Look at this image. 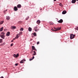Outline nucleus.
I'll return each mask as SVG.
<instances>
[{
  "mask_svg": "<svg viewBox=\"0 0 78 78\" xmlns=\"http://www.w3.org/2000/svg\"><path fill=\"white\" fill-rule=\"evenodd\" d=\"M35 50H36V51H37V50H36V49H35Z\"/></svg>",
  "mask_w": 78,
  "mask_h": 78,
  "instance_id": "39",
  "label": "nucleus"
},
{
  "mask_svg": "<svg viewBox=\"0 0 78 78\" xmlns=\"http://www.w3.org/2000/svg\"><path fill=\"white\" fill-rule=\"evenodd\" d=\"M22 7V5L20 4H18L17 5V8H21Z\"/></svg>",
  "mask_w": 78,
  "mask_h": 78,
  "instance_id": "6",
  "label": "nucleus"
},
{
  "mask_svg": "<svg viewBox=\"0 0 78 78\" xmlns=\"http://www.w3.org/2000/svg\"><path fill=\"white\" fill-rule=\"evenodd\" d=\"M61 27H57L56 29H55V30H53L52 29V30H53V31H58V30H61Z\"/></svg>",
  "mask_w": 78,
  "mask_h": 78,
  "instance_id": "3",
  "label": "nucleus"
},
{
  "mask_svg": "<svg viewBox=\"0 0 78 78\" xmlns=\"http://www.w3.org/2000/svg\"><path fill=\"white\" fill-rule=\"evenodd\" d=\"M3 21H2L0 22V24L1 25L2 24H3Z\"/></svg>",
  "mask_w": 78,
  "mask_h": 78,
  "instance_id": "25",
  "label": "nucleus"
},
{
  "mask_svg": "<svg viewBox=\"0 0 78 78\" xmlns=\"http://www.w3.org/2000/svg\"><path fill=\"white\" fill-rule=\"evenodd\" d=\"M12 29H16V27L15 26H12Z\"/></svg>",
  "mask_w": 78,
  "mask_h": 78,
  "instance_id": "14",
  "label": "nucleus"
},
{
  "mask_svg": "<svg viewBox=\"0 0 78 78\" xmlns=\"http://www.w3.org/2000/svg\"><path fill=\"white\" fill-rule=\"evenodd\" d=\"M18 64H17V63H16V64H15V66H18Z\"/></svg>",
  "mask_w": 78,
  "mask_h": 78,
  "instance_id": "32",
  "label": "nucleus"
},
{
  "mask_svg": "<svg viewBox=\"0 0 78 78\" xmlns=\"http://www.w3.org/2000/svg\"><path fill=\"white\" fill-rule=\"evenodd\" d=\"M14 57L15 58H17L19 56V54H17V55L14 54L13 55Z\"/></svg>",
  "mask_w": 78,
  "mask_h": 78,
  "instance_id": "5",
  "label": "nucleus"
},
{
  "mask_svg": "<svg viewBox=\"0 0 78 78\" xmlns=\"http://www.w3.org/2000/svg\"><path fill=\"white\" fill-rule=\"evenodd\" d=\"M75 2H76V0H72V3H75Z\"/></svg>",
  "mask_w": 78,
  "mask_h": 78,
  "instance_id": "12",
  "label": "nucleus"
},
{
  "mask_svg": "<svg viewBox=\"0 0 78 78\" xmlns=\"http://www.w3.org/2000/svg\"><path fill=\"white\" fill-rule=\"evenodd\" d=\"M77 30H78V27H77Z\"/></svg>",
  "mask_w": 78,
  "mask_h": 78,
  "instance_id": "40",
  "label": "nucleus"
},
{
  "mask_svg": "<svg viewBox=\"0 0 78 78\" xmlns=\"http://www.w3.org/2000/svg\"><path fill=\"white\" fill-rule=\"evenodd\" d=\"M13 43H12V44H11V47H12V46L13 45Z\"/></svg>",
  "mask_w": 78,
  "mask_h": 78,
  "instance_id": "30",
  "label": "nucleus"
},
{
  "mask_svg": "<svg viewBox=\"0 0 78 78\" xmlns=\"http://www.w3.org/2000/svg\"><path fill=\"white\" fill-rule=\"evenodd\" d=\"M23 28H21L20 29V31H23Z\"/></svg>",
  "mask_w": 78,
  "mask_h": 78,
  "instance_id": "24",
  "label": "nucleus"
},
{
  "mask_svg": "<svg viewBox=\"0 0 78 78\" xmlns=\"http://www.w3.org/2000/svg\"><path fill=\"white\" fill-rule=\"evenodd\" d=\"M32 48L33 50H36V48H35V47L34 46H32Z\"/></svg>",
  "mask_w": 78,
  "mask_h": 78,
  "instance_id": "15",
  "label": "nucleus"
},
{
  "mask_svg": "<svg viewBox=\"0 0 78 78\" xmlns=\"http://www.w3.org/2000/svg\"><path fill=\"white\" fill-rule=\"evenodd\" d=\"M22 34V32H20V34Z\"/></svg>",
  "mask_w": 78,
  "mask_h": 78,
  "instance_id": "27",
  "label": "nucleus"
},
{
  "mask_svg": "<svg viewBox=\"0 0 78 78\" xmlns=\"http://www.w3.org/2000/svg\"><path fill=\"white\" fill-rule=\"evenodd\" d=\"M10 18H9V16H8L7 18H6V19L7 20H9Z\"/></svg>",
  "mask_w": 78,
  "mask_h": 78,
  "instance_id": "23",
  "label": "nucleus"
},
{
  "mask_svg": "<svg viewBox=\"0 0 78 78\" xmlns=\"http://www.w3.org/2000/svg\"><path fill=\"white\" fill-rule=\"evenodd\" d=\"M58 23H62L63 22V20L62 19H60V20L58 21Z\"/></svg>",
  "mask_w": 78,
  "mask_h": 78,
  "instance_id": "8",
  "label": "nucleus"
},
{
  "mask_svg": "<svg viewBox=\"0 0 78 78\" xmlns=\"http://www.w3.org/2000/svg\"><path fill=\"white\" fill-rule=\"evenodd\" d=\"M10 34V32H8L6 34V35L7 36H9Z\"/></svg>",
  "mask_w": 78,
  "mask_h": 78,
  "instance_id": "10",
  "label": "nucleus"
},
{
  "mask_svg": "<svg viewBox=\"0 0 78 78\" xmlns=\"http://www.w3.org/2000/svg\"><path fill=\"white\" fill-rule=\"evenodd\" d=\"M42 9H41V10Z\"/></svg>",
  "mask_w": 78,
  "mask_h": 78,
  "instance_id": "43",
  "label": "nucleus"
},
{
  "mask_svg": "<svg viewBox=\"0 0 78 78\" xmlns=\"http://www.w3.org/2000/svg\"><path fill=\"white\" fill-rule=\"evenodd\" d=\"M39 44V42L38 41L37 43V45H38V44Z\"/></svg>",
  "mask_w": 78,
  "mask_h": 78,
  "instance_id": "31",
  "label": "nucleus"
},
{
  "mask_svg": "<svg viewBox=\"0 0 78 78\" xmlns=\"http://www.w3.org/2000/svg\"><path fill=\"white\" fill-rule=\"evenodd\" d=\"M19 38V35H17L16 37H15V39H18Z\"/></svg>",
  "mask_w": 78,
  "mask_h": 78,
  "instance_id": "20",
  "label": "nucleus"
},
{
  "mask_svg": "<svg viewBox=\"0 0 78 78\" xmlns=\"http://www.w3.org/2000/svg\"><path fill=\"white\" fill-rule=\"evenodd\" d=\"M31 28V27H29L28 28V30L29 31H31L32 30Z\"/></svg>",
  "mask_w": 78,
  "mask_h": 78,
  "instance_id": "16",
  "label": "nucleus"
},
{
  "mask_svg": "<svg viewBox=\"0 0 78 78\" xmlns=\"http://www.w3.org/2000/svg\"><path fill=\"white\" fill-rule=\"evenodd\" d=\"M66 12H66V11H63L62 12V14H66Z\"/></svg>",
  "mask_w": 78,
  "mask_h": 78,
  "instance_id": "13",
  "label": "nucleus"
},
{
  "mask_svg": "<svg viewBox=\"0 0 78 78\" xmlns=\"http://www.w3.org/2000/svg\"><path fill=\"white\" fill-rule=\"evenodd\" d=\"M40 23H41V21H40V20H38L37 21V24H38V25H39V24H40Z\"/></svg>",
  "mask_w": 78,
  "mask_h": 78,
  "instance_id": "9",
  "label": "nucleus"
},
{
  "mask_svg": "<svg viewBox=\"0 0 78 78\" xmlns=\"http://www.w3.org/2000/svg\"><path fill=\"white\" fill-rule=\"evenodd\" d=\"M24 61H25V59H23L20 62V63H23L24 62Z\"/></svg>",
  "mask_w": 78,
  "mask_h": 78,
  "instance_id": "11",
  "label": "nucleus"
},
{
  "mask_svg": "<svg viewBox=\"0 0 78 78\" xmlns=\"http://www.w3.org/2000/svg\"><path fill=\"white\" fill-rule=\"evenodd\" d=\"M50 24V25H51V24Z\"/></svg>",
  "mask_w": 78,
  "mask_h": 78,
  "instance_id": "42",
  "label": "nucleus"
},
{
  "mask_svg": "<svg viewBox=\"0 0 78 78\" xmlns=\"http://www.w3.org/2000/svg\"><path fill=\"white\" fill-rule=\"evenodd\" d=\"M54 29H55V30H56V28H55V27H54Z\"/></svg>",
  "mask_w": 78,
  "mask_h": 78,
  "instance_id": "38",
  "label": "nucleus"
},
{
  "mask_svg": "<svg viewBox=\"0 0 78 78\" xmlns=\"http://www.w3.org/2000/svg\"><path fill=\"white\" fill-rule=\"evenodd\" d=\"M77 1H78V0H76Z\"/></svg>",
  "mask_w": 78,
  "mask_h": 78,
  "instance_id": "41",
  "label": "nucleus"
},
{
  "mask_svg": "<svg viewBox=\"0 0 78 78\" xmlns=\"http://www.w3.org/2000/svg\"><path fill=\"white\" fill-rule=\"evenodd\" d=\"M34 56H33L32 59H30V61H32V60H33V59H34Z\"/></svg>",
  "mask_w": 78,
  "mask_h": 78,
  "instance_id": "21",
  "label": "nucleus"
},
{
  "mask_svg": "<svg viewBox=\"0 0 78 78\" xmlns=\"http://www.w3.org/2000/svg\"><path fill=\"white\" fill-rule=\"evenodd\" d=\"M75 35L74 34H71L70 36V39H73V38H74V37H75Z\"/></svg>",
  "mask_w": 78,
  "mask_h": 78,
  "instance_id": "2",
  "label": "nucleus"
},
{
  "mask_svg": "<svg viewBox=\"0 0 78 78\" xmlns=\"http://www.w3.org/2000/svg\"><path fill=\"white\" fill-rule=\"evenodd\" d=\"M0 78H3V77L2 76L1 77H0Z\"/></svg>",
  "mask_w": 78,
  "mask_h": 78,
  "instance_id": "33",
  "label": "nucleus"
},
{
  "mask_svg": "<svg viewBox=\"0 0 78 78\" xmlns=\"http://www.w3.org/2000/svg\"><path fill=\"white\" fill-rule=\"evenodd\" d=\"M14 11H17V10H18V9L17 8L16 6H15L14 7Z\"/></svg>",
  "mask_w": 78,
  "mask_h": 78,
  "instance_id": "7",
  "label": "nucleus"
},
{
  "mask_svg": "<svg viewBox=\"0 0 78 78\" xmlns=\"http://www.w3.org/2000/svg\"><path fill=\"white\" fill-rule=\"evenodd\" d=\"M3 27H2L1 28L0 30V31H3Z\"/></svg>",
  "mask_w": 78,
  "mask_h": 78,
  "instance_id": "18",
  "label": "nucleus"
},
{
  "mask_svg": "<svg viewBox=\"0 0 78 78\" xmlns=\"http://www.w3.org/2000/svg\"><path fill=\"white\" fill-rule=\"evenodd\" d=\"M33 35H34V36H37L36 34V33H35V32L34 33Z\"/></svg>",
  "mask_w": 78,
  "mask_h": 78,
  "instance_id": "22",
  "label": "nucleus"
},
{
  "mask_svg": "<svg viewBox=\"0 0 78 78\" xmlns=\"http://www.w3.org/2000/svg\"><path fill=\"white\" fill-rule=\"evenodd\" d=\"M3 42V39H0V43H2Z\"/></svg>",
  "mask_w": 78,
  "mask_h": 78,
  "instance_id": "17",
  "label": "nucleus"
},
{
  "mask_svg": "<svg viewBox=\"0 0 78 78\" xmlns=\"http://www.w3.org/2000/svg\"><path fill=\"white\" fill-rule=\"evenodd\" d=\"M75 29L76 30H77V29H78L77 27L76 28H75Z\"/></svg>",
  "mask_w": 78,
  "mask_h": 78,
  "instance_id": "29",
  "label": "nucleus"
},
{
  "mask_svg": "<svg viewBox=\"0 0 78 78\" xmlns=\"http://www.w3.org/2000/svg\"><path fill=\"white\" fill-rule=\"evenodd\" d=\"M14 41H13V40H12V41H11V42H13Z\"/></svg>",
  "mask_w": 78,
  "mask_h": 78,
  "instance_id": "35",
  "label": "nucleus"
},
{
  "mask_svg": "<svg viewBox=\"0 0 78 78\" xmlns=\"http://www.w3.org/2000/svg\"><path fill=\"white\" fill-rule=\"evenodd\" d=\"M0 37L3 39H5V33L3 32H2L1 33V34L0 35Z\"/></svg>",
  "mask_w": 78,
  "mask_h": 78,
  "instance_id": "1",
  "label": "nucleus"
},
{
  "mask_svg": "<svg viewBox=\"0 0 78 78\" xmlns=\"http://www.w3.org/2000/svg\"><path fill=\"white\" fill-rule=\"evenodd\" d=\"M59 5H60V6H62V4L61 3H60L59 4Z\"/></svg>",
  "mask_w": 78,
  "mask_h": 78,
  "instance_id": "26",
  "label": "nucleus"
},
{
  "mask_svg": "<svg viewBox=\"0 0 78 78\" xmlns=\"http://www.w3.org/2000/svg\"><path fill=\"white\" fill-rule=\"evenodd\" d=\"M30 53H33V51H31Z\"/></svg>",
  "mask_w": 78,
  "mask_h": 78,
  "instance_id": "36",
  "label": "nucleus"
},
{
  "mask_svg": "<svg viewBox=\"0 0 78 78\" xmlns=\"http://www.w3.org/2000/svg\"><path fill=\"white\" fill-rule=\"evenodd\" d=\"M54 0V1L55 2V1H56V0Z\"/></svg>",
  "mask_w": 78,
  "mask_h": 78,
  "instance_id": "37",
  "label": "nucleus"
},
{
  "mask_svg": "<svg viewBox=\"0 0 78 78\" xmlns=\"http://www.w3.org/2000/svg\"><path fill=\"white\" fill-rule=\"evenodd\" d=\"M16 38L15 37V38H13V40H15V39H16Z\"/></svg>",
  "mask_w": 78,
  "mask_h": 78,
  "instance_id": "34",
  "label": "nucleus"
},
{
  "mask_svg": "<svg viewBox=\"0 0 78 78\" xmlns=\"http://www.w3.org/2000/svg\"><path fill=\"white\" fill-rule=\"evenodd\" d=\"M34 30L35 31H39V29H37V26L34 27Z\"/></svg>",
  "mask_w": 78,
  "mask_h": 78,
  "instance_id": "4",
  "label": "nucleus"
},
{
  "mask_svg": "<svg viewBox=\"0 0 78 78\" xmlns=\"http://www.w3.org/2000/svg\"><path fill=\"white\" fill-rule=\"evenodd\" d=\"M29 18V16H27V18H26V20H28V19Z\"/></svg>",
  "mask_w": 78,
  "mask_h": 78,
  "instance_id": "28",
  "label": "nucleus"
},
{
  "mask_svg": "<svg viewBox=\"0 0 78 78\" xmlns=\"http://www.w3.org/2000/svg\"><path fill=\"white\" fill-rule=\"evenodd\" d=\"M34 54H33V55L34 56V55H36V52H35V51H34Z\"/></svg>",
  "mask_w": 78,
  "mask_h": 78,
  "instance_id": "19",
  "label": "nucleus"
}]
</instances>
